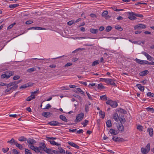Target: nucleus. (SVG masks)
Wrapping results in <instances>:
<instances>
[{
    "label": "nucleus",
    "instance_id": "obj_1",
    "mask_svg": "<svg viewBox=\"0 0 154 154\" xmlns=\"http://www.w3.org/2000/svg\"><path fill=\"white\" fill-rule=\"evenodd\" d=\"M10 83L7 85L6 89L5 91V93L9 92L11 91H13L16 90V87H13L12 85H10Z\"/></svg>",
    "mask_w": 154,
    "mask_h": 154
},
{
    "label": "nucleus",
    "instance_id": "obj_2",
    "mask_svg": "<svg viewBox=\"0 0 154 154\" xmlns=\"http://www.w3.org/2000/svg\"><path fill=\"white\" fill-rule=\"evenodd\" d=\"M106 103L107 104L110 105L113 108H116L118 106L117 103L116 102L112 100H108L106 101Z\"/></svg>",
    "mask_w": 154,
    "mask_h": 154
},
{
    "label": "nucleus",
    "instance_id": "obj_3",
    "mask_svg": "<svg viewBox=\"0 0 154 154\" xmlns=\"http://www.w3.org/2000/svg\"><path fill=\"white\" fill-rule=\"evenodd\" d=\"M101 79L103 80L106 83L109 84L110 85L115 86L116 84L114 82V80L112 79H106L101 78Z\"/></svg>",
    "mask_w": 154,
    "mask_h": 154
},
{
    "label": "nucleus",
    "instance_id": "obj_4",
    "mask_svg": "<svg viewBox=\"0 0 154 154\" xmlns=\"http://www.w3.org/2000/svg\"><path fill=\"white\" fill-rule=\"evenodd\" d=\"M84 114L83 113H81L78 115L76 117V120L78 122H79L81 121L83 118Z\"/></svg>",
    "mask_w": 154,
    "mask_h": 154
},
{
    "label": "nucleus",
    "instance_id": "obj_5",
    "mask_svg": "<svg viewBox=\"0 0 154 154\" xmlns=\"http://www.w3.org/2000/svg\"><path fill=\"white\" fill-rule=\"evenodd\" d=\"M112 139L115 142H124L126 140H125L122 138L118 137H113Z\"/></svg>",
    "mask_w": 154,
    "mask_h": 154
},
{
    "label": "nucleus",
    "instance_id": "obj_6",
    "mask_svg": "<svg viewBox=\"0 0 154 154\" xmlns=\"http://www.w3.org/2000/svg\"><path fill=\"white\" fill-rule=\"evenodd\" d=\"M22 80H20L18 81H15L13 82H11L10 83V85H12L13 87H16V89H17L18 88V86L17 85L19 83L22 81Z\"/></svg>",
    "mask_w": 154,
    "mask_h": 154
},
{
    "label": "nucleus",
    "instance_id": "obj_7",
    "mask_svg": "<svg viewBox=\"0 0 154 154\" xmlns=\"http://www.w3.org/2000/svg\"><path fill=\"white\" fill-rule=\"evenodd\" d=\"M128 14L129 15L128 18L130 20H135L136 19V18L134 17L135 13L133 12H129Z\"/></svg>",
    "mask_w": 154,
    "mask_h": 154
},
{
    "label": "nucleus",
    "instance_id": "obj_8",
    "mask_svg": "<svg viewBox=\"0 0 154 154\" xmlns=\"http://www.w3.org/2000/svg\"><path fill=\"white\" fill-rule=\"evenodd\" d=\"M134 27L135 29H145L146 27V26L144 25L139 24L136 25Z\"/></svg>",
    "mask_w": 154,
    "mask_h": 154
},
{
    "label": "nucleus",
    "instance_id": "obj_9",
    "mask_svg": "<svg viewBox=\"0 0 154 154\" xmlns=\"http://www.w3.org/2000/svg\"><path fill=\"white\" fill-rule=\"evenodd\" d=\"M117 128L119 131L122 132L124 131V128L123 125L122 124L118 125L117 126Z\"/></svg>",
    "mask_w": 154,
    "mask_h": 154
},
{
    "label": "nucleus",
    "instance_id": "obj_10",
    "mask_svg": "<svg viewBox=\"0 0 154 154\" xmlns=\"http://www.w3.org/2000/svg\"><path fill=\"white\" fill-rule=\"evenodd\" d=\"M109 132L111 134L114 135H116L118 134L119 133L118 131L115 130L112 128L110 129Z\"/></svg>",
    "mask_w": 154,
    "mask_h": 154
},
{
    "label": "nucleus",
    "instance_id": "obj_11",
    "mask_svg": "<svg viewBox=\"0 0 154 154\" xmlns=\"http://www.w3.org/2000/svg\"><path fill=\"white\" fill-rule=\"evenodd\" d=\"M48 124L51 125L56 126L58 125L59 123L57 121H53L49 122Z\"/></svg>",
    "mask_w": 154,
    "mask_h": 154
},
{
    "label": "nucleus",
    "instance_id": "obj_12",
    "mask_svg": "<svg viewBox=\"0 0 154 154\" xmlns=\"http://www.w3.org/2000/svg\"><path fill=\"white\" fill-rule=\"evenodd\" d=\"M68 143L70 145L73 147L77 149H79V146L74 143L69 142H68Z\"/></svg>",
    "mask_w": 154,
    "mask_h": 154
},
{
    "label": "nucleus",
    "instance_id": "obj_13",
    "mask_svg": "<svg viewBox=\"0 0 154 154\" xmlns=\"http://www.w3.org/2000/svg\"><path fill=\"white\" fill-rule=\"evenodd\" d=\"M35 97L34 95L31 94L30 96L28 97L26 99L27 101H30L31 100H33L35 98Z\"/></svg>",
    "mask_w": 154,
    "mask_h": 154
},
{
    "label": "nucleus",
    "instance_id": "obj_14",
    "mask_svg": "<svg viewBox=\"0 0 154 154\" xmlns=\"http://www.w3.org/2000/svg\"><path fill=\"white\" fill-rule=\"evenodd\" d=\"M5 73H6L9 78L10 77L14 74V73L13 72L10 71H6L5 72Z\"/></svg>",
    "mask_w": 154,
    "mask_h": 154
},
{
    "label": "nucleus",
    "instance_id": "obj_15",
    "mask_svg": "<svg viewBox=\"0 0 154 154\" xmlns=\"http://www.w3.org/2000/svg\"><path fill=\"white\" fill-rule=\"evenodd\" d=\"M27 140V143H28L31 144H33L36 143L35 141L33 139L29 138Z\"/></svg>",
    "mask_w": 154,
    "mask_h": 154
},
{
    "label": "nucleus",
    "instance_id": "obj_16",
    "mask_svg": "<svg viewBox=\"0 0 154 154\" xmlns=\"http://www.w3.org/2000/svg\"><path fill=\"white\" fill-rule=\"evenodd\" d=\"M148 73L149 72L147 70H145L140 72V75L141 76H143L148 74Z\"/></svg>",
    "mask_w": 154,
    "mask_h": 154
},
{
    "label": "nucleus",
    "instance_id": "obj_17",
    "mask_svg": "<svg viewBox=\"0 0 154 154\" xmlns=\"http://www.w3.org/2000/svg\"><path fill=\"white\" fill-rule=\"evenodd\" d=\"M147 131L149 132L150 136L152 137L153 135V130L152 128H148L147 129Z\"/></svg>",
    "mask_w": 154,
    "mask_h": 154
},
{
    "label": "nucleus",
    "instance_id": "obj_18",
    "mask_svg": "<svg viewBox=\"0 0 154 154\" xmlns=\"http://www.w3.org/2000/svg\"><path fill=\"white\" fill-rule=\"evenodd\" d=\"M141 151L143 154H146L149 151L146 148L142 147L141 149Z\"/></svg>",
    "mask_w": 154,
    "mask_h": 154
},
{
    "label": "nucleus",
    "instance_id": "obj_19",
    "mask_svg": "<svg viewBox=\"0 0 154 154\" xmlns=\"http://www.w3.org/2000/svg\"><path fill=\"white\" fill-rule=\"evenodd\" d=\"M137 87L141 91H143L144 89V87L143 86H142L140 84H137L136 85Z\"/></svg>",
    "mask_w": 154,
    "mask_h": 154
},
{
    "label": "nucleus",
    "instance_id": "obj_20",
    "mask_svg": "<svg viewBox=\"0 0 154 154\" xmlns=\"http://www.w3.org/2000/svg\"><path fill=\"white\" fill-rule=\"evenodd\" d=\"M37 29V30H42L44 29L45 30V29L42 28L41 27H31L29 28L28 29Z\"/></svg>",
    "mask_w": 154,
    "mask_h": 154
},
{
    "label": "nucleus",
    "instance_id": "obj_21",
    "mask_svg": "<svg viewBox=\"0 0 154 154\" xmlns=\"http://www.w3.org/2000/svg\"><path fill=\"white\" fill-rule=\"evenodd\" d=\"M42 115L44 117L48 118L51 116V113L50 112H43L42 113Z\"/></svg>",
    "mask_w": 154,
    "mask_h": 154
},
{
    "label": "nucleus",
    "instance_id": "obj_22",
    "mask_svg": "<svg viewBox=\"0 0 154 154\" xmlns=\"http://www.w3.org/2000/svg\"><path fill=\"white\" fill-rule=\"evenodd\" d=\"M90 32L93 34H96L98 32V29H94L91 28L90 29Z\"/></svg>",
    "mask_w": 154,
    "mask_h": 154
},
{
    "label": "nucleus",
    "instance_id": "obj_23",
    "mask_svg": "<svg viewBox=\"0 0 154 154\" xmlns=\"http://www.w3.org/2000/svg\"><path fill=\"white\" fill-rule=\"evenodd\" d=\"M17 142L13 138H12L10 140L7 141L8 143H9L11 144L14 143L15 145L16 143Z\"/></svg>",
    "mask_w": 154,
    "mask_h": 154
},
{
    "label": "nucleus",
    "instance_id": "obj_24",
    "mask_svg": "<svg viewBox=\"0 0 154 154\" xmlns=\"http://www.w3.org/2000/svg\"><path fill=\"white\" fill-rule=\"evenodd\" d=\"M60 118L64 122H67V119H66L65 116L63 115H60Z\"/></svg>",
    "mask_w": 154,
    "mask_h": 154
},
{
    "label": "nucleus",
    "instance_id": "obj_25",
    "mask_svg": "<svg viewBox=\"0 0 154 154\" xmlns=\"http://www.w3.org/2000/svg\"><path fill=\"white\" fill-rule=\"evenodd\" d=\"M117 112H119L121 113H123L124 114H126L127 113V112L123 109L120 108L118 109Z\"/></svg>",
    "mask_w": 154,
    "mask_h": 154
},
{
    "label": "nucleus",
    "instance_id": "obj_26",
    "mask_svg": "<svg viewBox=\"0 0 154 154\" xmlns=\"http://www.w3.org/2000/svg\"><path fill=\"white\" fill-rule=\"evenodd\" d=\"M15 145L17 147L21 150H23V149L22 145L20 144H19L17 142Z\"/></svg>",
    "mask_w": 154,
    "mask_h": 154
},
{
    "label": "nucleus",
    "instance_id": "obj_27",
    "mask_svg": "<svg viewBox=\"0 0 154 154\" xmlns=\"http://www.w3.org/2000/svg\"><path fill=\"white\" fill-rule=\"evenodd\" d=\"M113 119L116 122L118 121V115L117 113H115L113 115Z\"/></svg>",
    "mask_w": 154,
    "mask_h": 154
},
{
    "label": "nucleus",
    "instance_id": "obj_28",
    "mask_svg": "<svg viewBox=\"0 0 154 154\" xmlns=\"http://www.w3.org/2000/svg\"><path fill=\"white\" fill-rule=\"evenodd\" d=\"M44 151L48 154H50L52 151L51 149H48L46 147L45 148H44Z\"/></svg>",
    "mask_w": 154,
    "mask_h": 154
},
{
    "label": "nucleus",
    "instance_id": "obj_29",
    "mask_svg": "<svg viewBox=\"0 0 154 154\" xmlns=\"http://www.w3.org/2000/svg\"><path fill=\"white\" fill-rule=\"evenodd\" d=\"M50 143L53 145H55L57 146H60V144L58 143L54 140H50L49 141Z\"/></svg>",
    "mask_w": 154,
    "mask_h": 154
},
{
    "label": "nucleus",
    "instance_id": "obj_30",
    "mask_svg": "<svg viewBox=\"0 0 154 154\" xmlns=\"http://www.w3.org/2000/svg\"><path fill=\"white\" fill-rule=\"evenodd\" d=\"M107 126L108 127H111L112 126V123L110 120H109L107 121L106 123Z\"/></svg>",
    "mask_w": 154,
    "mask_h": 154
},
{
    "label": "nucleus",
    "instance_id": "obj_31",
    "mask_svg": "<svg viewBox=\"0 0 154 154\" xmlns=\"http://www.w3.org/2000/svg\"><path fill=\"white\" fill-rule=\"evenodd\" d=\"M120 121V122L121 123V124H122V123H124L126 121L124 117H122V118H119Z\"/></svg>",
    "mask_w": 154,
    "mask_h": 154
},
{
    "label": "nucleus",
    "instance_id": "obj_32",
    "mask_svg": "<svg viewBox=\"0 0 154 154\" xmlns=\"http://www.w3.org/2000/svg\"><path fill=\"white\" fill-rule=\"evenodd\" d=\"M1 77L2 79L5 78L8 79L9 78L6 73H5V72L4 73V74H3L1 75Z\"/></svg>",
    "mask_w": 154,
    "mask_h": 154
},
{
    "label": "nucleus",
    "instance_id": "obj_33",
    "mask_svg": "<svg viewBox=\"0 0 154 154\" xmlns=\"http://www.w3.org/2000/svg\"><path fill=\"white\" fill-rule=\"evenodd\" d=\"M19 141H26L27 140V139L25 138L24 137L22 136L20 137L18 139Z\"/></svg>",
    "mask_w": 154,
    "mask_h": 154
},
{
    "label": "nucleus",
    "instance_id": "obj_34",
    "mask_svg": "<svg viewBox=\"0 0 154 154\" xmlns=\"http://www.w3.org/2000/svg\"><path fill=\"white\" fill-rule=\"evenodd\" d=\"M35 70H36L35 68H32L28 69L27 70V72H29V73H31L32 72L34 71Z\"/></svg>",
    "mask_w": 154,
    "mask_h": 154
},
{
    "label": "nucleus",
    "instance_id": "obj_35",
    "mask_svg": "<svg viewBox=\"0 0 154 154\" xmlns=\"http://www.w3.org/2000/svg\"><path fill=\"white\" fill-rule=\"evenodd\" d=\"M112 29V27L110 26H108L105 29L106 31L109 32Z\"/></svg>",
    "mask_w": 154,
    "mask_h": 154
},
{
    "label": "nucleus",
    "instance_id": "obj_36",
    "mask_svg": "<svg viewBox=\"0 0 154 154\" xmlns=\"http://www.w3.org/2000/svg\"><path fill=\"white\" fill-rule=\"evenodd\" d=\"M100 62V61L99 60H95L93 62L92 64V66H94L96 65H97L99 64Z\"/></svg>",
    "mask_w": 154,
    "mask_h": 154
},
{
    "label": "nucleus",
    "instance_id": "obj_37",
    "mask_svg": "<svg viewBox=\"0 0 154 154\" xmlns=\"http://www.w3.org/2000/svg\"><path fill=\"white\" fill-rule=\"evenodd\" d=\"M76 90L77 91H74V92H75V93H77V91H78V92H79L80 93L82 94H84V92L81 90V88H77Z\"/></svg>",
    "mask_w": 154,
    "mask_h": 154
},
{
    "label": "nucleus",
    "instance_id": "obj_38",
    "mask_svg": "<svg viewBox=\"0 0 154 154\" xmlns=\"http://www.w3.org/2000/svg\"><path fill=\"white\" fill-rule=\"evenodd\" d=\"M58 151L59 152H60V153H65V151L63 149H62L61 147H59L58 149Z\"/></svg>",
    "mask_w": 154,
    "mask_h": 154
},
{
    "label": "nucleus",
    "instance_id": "obj_39",
    "mask_svg": "<svg viewBox=\"0 0 154 154\" xmlns=\"http://www.w3.org/2000/svg\"><path fill=\"white\" fill-rule=\"evenodd\" d=\"M99 113L101 115V117L103 119L105 117V112H102L101 110H100L99 112Z\"/></svg>",
    "mask_w": 154,
    "mask_h": 154
},
{
    "label": "nucleus",
    "instance_id": "obj_40",
    "mask_svg": "<svg viewBox=\"0 0 154 154\" xmlns=\"http://www.w3.org/2000/svg\"><path fill=\"white\" fill-rule=\"evenodd\" d=\"M42 149L41 146L37 147L36 148V152H41L42 151Z\"/></svg>",
    "mask_w": 154,
    "mask_h": 154
},
{
    "label": "nucleus",
    "instance_id": "obj_41",
    "mask_svg": "<svg viewBox=\"0 0 154 154\" xmlns=\"http://www.w3.org/2000/svg\"><path fill=\"white\" fill-rule=\"evenodd\" d=\"M115 28L120 31H122L123 30V29L122 28L121 26L119 25L115 26Z\"/></svg>",
    "mask_w": 154,
    "mask_h": 154
},
{
    "label": "nucleus",
    "instance_id": "obj_42",
    "mask_svg": "<svg viewBox=\"0 0 154 154\" xmlns=\"http://www.w3.org/2000/svg\"><path fill=\"white\" fill-rule=\"evenodd\" d=\"M19 6L18 4H14L13 5H9V7L11 8H14Z\"/></svg>",
    "mask_w": 154,
    "mask_h": 154
},
{
    "label": "nucleus",
    "instance_id": "obj_43",
    "mask_svg": "<svg viewBox=\"0 0 154 154\" xmlns=\"http://www.w3.org/2000/svg\"><path fill=\"white\" fill-rule=\"evenodd\" d=\"M104 88V87L103 85L102 84H100L98 85V88L99 89H103Z\"/></svg>",
    "mask_w": 154,
    "mask_h": 154
},
{
    "label": "nucleus",
    "instance_id": "obj_44",
    "mask_svg": "<svg viewBox=\"0 0 154 154\" xmlns=\"http://www.w3.org/2000/svg\"><path fill=\"white\" fill-rule=\"evenodd\" d=\"M147 59L151 61L154 60V58L151 56L150 55H149L147 58Z\"/></svg>",
    "mask_w": 154,
    "mask_h": 154
},
{
    "label": "nucleus",
    "instance_id": "obj_45",
    "mask_svg": "<svg viewBox=\"0 0 154 154\" xmlns=\"http://www.w3.org/2000/svg\"><path fill=\"white\" fill-rule=\"evenodd\" d=\"M143 127L140 125H138L137 127V129L140 131H143Z\"/></svg>",
    "mask_w": 154,
    "mask_h": 154
},
{
    "label": "nucleus",
    "instance_id": "obj_46",
    "mask_svg": "<svg viewBox=\"0 0 154 154\" xmlns=\"http://www.w3.org/2000/svg\"><path fill=\"white\" fill-rule=\"evenodd\" d=\"M108 14V12L107 11H104L102 14V16L103 17H105Z\"/></svg>",
    "mask_w": 154,
    "mask_h": 154
},
{
    "label": "nucleus",
    "instance_id": "obj_47",
    "mask_svg": "<svg viewBox=\"0 0 154 154\" xmlns=\"http://www.w3.org/2000/svg\"><path fill=\"white\" fill-rule=\"evenodd\" d=\"M147 109L148 111L151 112L152 113H153L154 112V109L152 108L148 107L147 108Z\"/></svg>",
    "mask_w": 154,
    "mask_h": 154
},
{
    "label": "nucleus",
    "instance_id": "obj_48",
    "mask_svg": "<svg viewBox=\"0 0 154 154\" xmlns=\"http://www.w3.org/2000/svg\"><path fill=\"white\" fill-rule=\"evenodd\" d=\"M147 96H151L152 97H154V94L150 92L148 93L147 94Z\"/></svg>",
    "mask_w": 154,
    "mask_h": 154
},
{
    "label": "nucleus",
    "instance_id": "obj_49",
    "mask_svg": "<svg viewBox=\"0 0 154 154\" xmlns=\"http://www.w3.org/2000/svg\"><path fill=\"white\" fill-rule=\"evenodd\" d=\"M112 38L115 39H118L119 38V37H103L100 38Z\"/></svg>",
    "mask_w": 154,
    "mask_h": 154
},
{
    "label": "nucleus",
    "instance_id": "obj_50",
    "mask_svg": "<svg viewBox=\"0 0 154 154\" xmlns=\"http://www.w3.org/2000/svg\"><path fill=\"white\" fill-rule=\"evenodd\" d=\"M75 23V22L74 21H69L67 23V24L69 25H71Z\"/></svg>",
    "mask_w": 154,
    "mask_h": 154
},
{
    "label": "nucleus",
    "instance_id": "obj_51",
    "mask_svg": "<svg viewBox=\"0 0 154 154\" xmlns=\"http://www.w3.org/2000/svg\"><path fill=\"white\" fill-rule=\"evenodd\" d=\"M100 98L101 100H103L104 99L107 100V97L106 96V95H103L102 96H100Z\"/></svg>",
    "mask_w": 154,
    "mask_h": 154
},
{
    "label": "nucleus",
    "instance_id": "obj_52",
    "mask_svg": "<svg viewBox=\"0 0 154 154\" xmlns=\"http://www.w3.org/2000/svg\"><path fill=\"white\" fill-rule=\"evenodd\" d=\"M20 77V76L19 75H15L13 77V79L14 80H17L19 79Z\"/></svg>",
    "mask_w": 154,
    "mask_h": 154
},
{
    "label": "nucleus",
    "instance_id": "obj_53",
    "mask_svg": "<svg viewBox=\"0 0 154 154\" xmlns=\"http://www.w3.org/2000/svg\"><path fill=\"white\" fill-rule=\"evenodd\" d=\"M135 61L137 63H138L140 64H141V62H143V60H140L137 58H136L135 59Z\"/></svg>",
    "mask_w": 154,
    "mask_h": 154
},
{
    "label": "nucleus",
    "instance_id": "obj_54",
    "mask_svg": "<svg viewBox=\"0 0 154 154\" xmlns=\"http://www.w3.org/2000/svg\"><path fill=\"white\" fill-rule=\"evenodd\" d=\"M88 122V121L87 120H85V122H82V125H84V127H85L87 124Z\"/></svg>",
    "mask_w": 154,
    "mask_h": 154
},
{
    "label": "nucleus",
    "instance_id": "obj_55",
    "mask_svg": "<svg viewBox=\"0 0 154 154\" xmlns=\"http://www.w3.org/2000/svg\"><path fill=\"white\" fill-rule=\"evenodd\" d=\"M9 148L8 147H7L6 149L3 148L2 149V151L4 152H6L9 150Z\"/></svg>",
    "mask_w": 154,
    "mask_h": 154
},
{
    "label": "nucleus",
    "instance_id": "obj_56",
    "mask_svg": "<svg viewBox=\"0 0 154 154\" xmlns=\"http://www.w3.org/2000/svg\"><path fill=\"white\" fill-rule=\"evenodd\" d=\"M30 148L32 150H34L36 152V148L35 147L32 145H31L30 147Z\"/></svg>",
    "mask_w": 154,
    "mask_h": 154
},
{
    "label": "nucleus",
    "instance_id": "obj_57",
    "mask_svg": "<svg viewBox=\"0 0 154 154\" xmlns=\"http://www.w3.org/2000/svg\"><path fill=\"white\" fill-rule=\"evenodd\" d=\"M85 109L86 112H87L89 110V106L88 105L86 104Z\"/></svg>",
    "mask_w": 154,
    "mask_h": 154
},
{
    "label": "nucleus",
    "instance_id": "obj_58",
    "mask_svg": "<svg viewBox=\"0 0 154 154\" xmlns=\"http://www.w3.org/2000/svg\"><path fill=\"white\" fill-rule=\"evenodd\" d=\"M134 15L136 17H143V15L141 14H137L135 13Z\"/></svg>",
    "mask_w": 154,
    "mask_h": 154
},
{
    "label": "nucleus",
    "instance_id": "obj_59",
    "mask_svg": "<svg viewBox=\"0 0 154 154\" xmlns=\"http://www.w3.org/2000/svg\"><path fill=\"white\" fill-rule=\"evenodd\" d=\"M41 144L42 146H41L44 150V148H46L45 147V143H41Z\"/></svg>",
    "mask_w": 154,
    "mask_h": 154
},
{
    "label": "nucleus",
    "instance_id": "obj_60",
    "mask_svg": "<svg viewBox=\"0 0 154 154\" xmlns=\"http://www.w3.org/2000/svg\"><path fill=\"white\" fill-rule=\"evenodd\" d=\"M33 23V21L32 20H28L26 22V24H31Z\"/></svg>",
    "mask_w": 154,
    "mask_h": 154
},
{
    "label": "nucleus",
    "instance_id": "obj_61",
    "mask_svg": "<svg viewBox=\"0 0 154 154\" xmlns=\"http://www.w3.org/2000/svg\"><path fill=\"white\" fill-rule=\"evenodd\" d=\"M147 149L148 151H149L150 150V144L149 143H148L147 145L146 146V148Z\"/></svg>",
    "mask_w": 154,
    "mask_h": 154
},
{
    "label": "nucleus",
    "instance_id": "obj_62",
    "mask_svg": "<svg viewBox=\"0 0 154 154\" xmlns=\"http://www.w3.org/2000/svg\"><path fill=\"white\" fill-rule=\"evenodd\" d=\"M13 152L14 153V154H18L19 153V152L16 149H13Z\"/></svg>",
    "mask_w": 154,
    "mask_h": 154
},
{
    "label": "nucleus",
    "instance_id": "obj_63",
    "mask_svg": "<svg viewBox=\"0 0 154 154\" xmlns=\"http://www.w3.org/2000/svg\"><path fill=\"white\" fill-rule=\"evenodd\" d=\"M142 54L144 55L147 58V57L149 55L148 54L146 53L145 52L143 51L142 52Z\"/></svg>",
    "mask_w": 154,
    "mask_h": 154
},
{
    "label": "nucleus",
    "instance_id": "obj_64",
    "mask_svg": "<svg viewBox=\"0 0 154 154\" xmlns=\"http://www.w3.org/2000/svg\"><path fill=\"white\" fill-rule=\"evenodd\" d=\"M52 152L55 154H61L59 151L56 150H52Z\"/></svg>",
    "mask_w": 154,
    "mask_h": 154
}]
</instances>
